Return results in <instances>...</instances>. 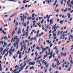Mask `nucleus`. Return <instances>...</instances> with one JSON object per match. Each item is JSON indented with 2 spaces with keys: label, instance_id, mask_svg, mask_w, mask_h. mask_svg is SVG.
<instances>
[{
  "label": "nucleus",
  "instance_id": "f257e3e1",
  "mask_svg": "<svg viewBox=\"0 0 73 73\" xmlns=\"http://www.w3.org/2000/svg\"><path fill=\"white\" fill-rule=\"evenodd\" d=\"M19 40H20V38H18L16 40V42H15V43L13 44V46H14V47H15L16 45H17L18 44H19Z\"/></svg>",
  "mask_w": 73,
  "mask_h": 73
},
{
  "label": "nucleus",
  "instance_id": "f03ea898",
  "mask_svg": "<svg viewBox=\"0 0 73 73\" xmlns=\"http://www.w3.org/2000/svg\"><path fill=\"white\" fill-rule=\"evenodd\" d=\"M56 24H55L54 26V30L52 31V33H54V32H56V29H57V28L56 27Z\"/></svg>",
  "mask_w": 73,
  "mask_h": 73
},
{
  "label": "nucleus",
  "instance_id": "7ed1b4c3",
  "mask_svg": "<svg viewBox=\"0 0 73 73\" xmlns=\"http://www.w3.org/2000/svg\"><path fill=\"white\" fill-rule=\"evenodd\" d=\"M26 64H27L26 63H25L24 64V65L22 66L21 67V68L20 69H21L22 70H23V69L24 68V67H25V66H26Z\"/></svg>",
  "mask_w": 73,
  "mask_h": 73
},
{
  "label": "nucleus",
  "instance_id": "20e7f679",
  "mask_svg": "<svg viewBox=\"0 0 73 73\" xmlns=\"http://www.w3.org/2000/svg\"><path fill=\"white\" fill-rule=\"evenodd\" d=\"M17 37H18V36H14V39L13 41V42H14V41H15V40H17Z\"/></svg>",
  "mask_w": 73,
  "mask_h": 73
},
{
  "label": "nucleus",
  "instance_id": "39448f33",
  "mask_svg": "<svg viewBox=\"0 0 73 73\" xmlns=\"http://www.w3.org/2000/svg\"><path fill=\"white\" fill-rule=\"evenodd\" d=\"M20 29H21L20 27H19L17 32V34H19V33H20V34L21 33V31H20Z\"/></svg>",
  "mask_w": 73,
  "mask_h": 73
},
{
  "label": "nucleus",
  "instance_id": "423d86ee",
  "mask_svg": "<svg viewBox=\"0 0 73 73\" xmlns=\"http://www.w3.org/2000/svg\"><path fill=\"white\" fill-rule=\"evenodd\" d=\"M67 15L68 16V19H70V13H68Z\"/></svg>",
  "mask_w": 73,
  "mask_h": 73
},
{
  "label": "nucleus",
  "instance_id": "0eeeda50",
  "mask_svg": "<svg viewBox=\"0 0 73 73\" xmlns=\"http://www.w3.org/2000/svg\"><path fill=\"white\" fill-rule=\"evenodd\" d=\"M15 30H13L12 33V36H13L14 34H15Z\"/></svg>",
  "mask_w": 73,
  "mask_h": 73
},
{
  "label": "nucleus",
  "instance_id": "6e6552de",
  "mask_svg": "<svg viewBox=\"0 0 73 73\" xmlns=\"http://www.w3.org/2000/svg\"><path fill=\"white\" fill-rule=\"evenodd\" d=\"M9 56H11V55L12 54V52L11 50L9 51Z\"/></svg>",
  "mask_w": 73,
  "mask_h": 73
},
{
  "label": "nucleus",
  "instance_id": "1a4fd4ad",
  "mask_svg": "<svg viewBox=\"0 0 73 73\" xmlns=\"http://www.w3.org/2000/svg\"><path fill=\"white\" fill-rule=\"evenodd\" d=\"M3 38L4 40H7L8 39V38L6 36L5 37L4 36H3Z\"/></svg>",
  "mask_w": 73,
  "mask_h": 73
},
{
  "label": "nucleus",
  "instance_id": "9d476101",
  "mask_svg": "<svg viewBox=\"0 0 73 73\" xmlns=\"http://www.w3.org/2000/svg\"><path fill=\"white\" fill-rule=\"evenodd\" d=\"M66 11H68V8L65 9L63 11V12H65Z\"/></svg>",
  "mask_w": 73,
  "mask_h": 73
},
{
  "label": "nucleus",
  "instance_id": "9b49d317",
  "mask_svg": "<svg viewBox=\"0 0 73 73\" xmlns=\"http://www.w3.org/2000/svg\"><path fill=\"white\" fill-rule=\"evenodd\" d=\"M31 64V65H34L35 64V62H32Z\"/></svg>",
  "mask_w": 73,
  "mask_h": 73
},
{
  "label": "nucleus",
  "instance_id": "f8f14e48",
  "mask_svg": "<svg viewBox=\"0 0 73 73\" xmlns=\"http://www.w3.org/2000/svg\"><path fill=\"white\" fill-rule=\"evenodd\" d=\"M18 25V22H16L15 23V27H17Z\"/></svg>",
  "mask_w": 73,
  "mask_h": 73
},
{
  "label": "nucleus",
  "instance_id": "ddd939ff",
  "mask_svg": "<svg viewBox=\"0 0 73 73\" xmlns=\"http://www.w3.org/2000/svg\"><path fill=\"white\" fill-rule=\"evenodd\" d=\"M60 64V62H59V61H58V62H57V65H59Z\"/></svg>",
  "mask_w": 73,
  "mask_h": 73
},
{
  "label": "nucleus",
  "instance_id": "4468645a",
  "mask_svg": "<svg viewBox=\"0 0 73 73\" xmlns=\"http://www.w3.org/2000/svg\"><path fill=\"white\" fill-rule=\"evenodd\" d=\"M59 23H60V24H63V21H62L61 20L60 22Z\"/></svg>",
  "mask_w": 73,
  "mask_h": 73
},
{
  "label": "nucleus",
  "instance_id": "2eb2a0df",
  "mask_svg": "<svg viewBox=\"0 0 73 73\" xmlns=\"http://www.w3.org/2000/svg\"><path fill=\"white\" fill-rule=\"evenodd\" d=\"M36 49H38V50H40V47L38 46H37L36 47Z\"/></svg>",
  "mask_w": 73,
  "mask_h": 73
},
{
  "label": "nucleus",
  "instance_id": "dca6fc26",
  "mask_svg": "<svg viewBox=\"0 0 73 73\" xmlns=\"http://www.w3.org/2000/svg\"><path fill=\"white\" fill-rule=\"evenodd\" d=\"M0 49L1 50H0V51H1H1H3V48L2 47H1Z\"/></svg>",
  "mask_w": 73,
  "mask_h": 73
},
{
  "label": "nucleus",
  "instance_id": "f3484780",
  "mask_svg": "<svg viewBox=\"0 0 73 73\" xmlns=\"http://www.w3.org/2000/svg\"><path fill=\"white\" fill-rule=\"evenodd\" d=\"M11 43H10V44H9L8 45V46H7L6 47V48H8V47H9V46H11Z\"/></svg>",
  "mask_w": 73,
  "mask_h": 73
},
{
  "label": "nucleus",
  "instance_id": "a211bd4d",
  "mask_svg": "<svg viewBox=\"0 0 73 73\" xmlns=\"http://www.w3.org/2000/svg\"><path fill=\"white\" fill-rule=\"evenodd\" d=\"M8 52H7V53H6L4 57V58H5V56H6H6H8Z\"/></svg>",
  "mask_w": 73,
  "mask_h": 73
},
{
  "label": "nucleus",
  "instance_id": "6ab92c4d",
  "mask_svg": "<svg viewBox=\"0 0 73 73\" xmlns=\"http://www.w3.org/2000/svg\"><path fill=\"white\" fill-rule=\"evenodd\" d=\"M47 56H48V55H45L44 56V57L43 58V59H45V58H46V57H47Z\"/></svg>",
  "mask_w": 73,
  "mask_h": 73
},
{
  "label": "nucleus",
  "instance_id": "aec40b11",
  "mask_svg": "<svg viewBox=\"0 0 73 73\" xmlns=\"http://www.w3.org/2000/svg\"><path fill=\"white\" fill-rule=\"evenodd\" d=\"M31 51V48H29L28 49V52L27 53H29V52Z\"/></svg>",
  "mask_w": 73,
  "mask_h": 73
},
{
  "label": "nucleus",
  "instance_id": "412c9836",
  "mask_svg": "<svg viewBox=\"0 0 73 73\" xmlns=\"http://www.w3.org/2000/svg\"><path fill=\"white\" fill-rule=\"evenodd\" d=\"M31 61V59H29V60H28V61H27L26 62L27 63H28V62H30V61Z\"/></svg>",
  "mask_w": 73,
  "mask_h": 73
},
{
  "label": "nucleus",
  "instance_id": "4be33fe9",
  "mask_svg": "<svg viewBox=\"0 0 73 73\" xmlns=\"http://www.w3.org/2000/svg\"><path fill=\"white\" fill-rule=\"evenodd\" d=\"M4 45L5 46H7V43H6L5 42H4Z\"/></svg>",
  "mask_w": 73,
  "mask_h": 73
},
{
  "label": "nucleus",
  "instance_id": "5701e85b",
  "mask_svg": "<svg viewBox=\"0 0 73 73\" xmlns=\"http://www.w3.org/2000/svg\"><path fill=\"white\" fill-rule=\"evenodd\" d=\"M67 4L68 5V7L70 6V3H69V2H67Z\"/></svg>",
  "mask_w": 73,
  "mask_h": 73
},
{
  "label": "nucleus",
  "instance_id": "b1692460",
  "mask_svg": "<svg viewBox=\"0 0 73 73\" xmlns=\"http://www.w3.org/2000/svg\"><path fill=\"white\" fill-rule=\"evenodd\" d=\"M23 46H21V51H22L23 50Z\"/></svg>",
  "mask_w": 73,
  "mask_h": 73
},
{
  "label": "nucleus",
  "instance_id": "393cba45",
  "mask_svg": "<svg viewBox=\"0 0 73 73\" xmlns=\"http://www.w3.org/2000/svg\"><path fill=\"white\" fill-rule=\"evenodd\" d=\"M2 32L4 35H5V34H6V33H5V32H4V30H2Z\"/></svg>",
  "mask_w": 73,
  "mask_h": 73
},
{
  "label": "nucleus",
  "instance_id": "a878e982",
  "mask_svg": "<svg viewBox=\"0 0 73 73\" xmlns=\"http://www.w3.org/2000/svg\"><path fill=\"white\" fill-rule=\"evenodd\" d=\"M16 15V13H15L14 15H13L11 16L10 17H13L14 16H15Z\"/></svg>",
  "mask_w": 73,
  "mask_h": 73
},
{
  "label": "nucleus",
  "instance_id": "bb28decb",
  "mask_svg": "<svg viewBox=\"0 0 73 73\" xmlns=\"http://www.w3.org/2000/svg\"><path fill=\"white\" fill-rule=\"evenodd\" d=\"M6 51V49H5L3 51V54H5V52Z\"/></svg>",
  "mask_w": 73,
  "mask_h": 73
},
{
  "label": "nucleus",
  "instance_id": "cd10ccee",
  "mask_svg": "<svg viewBox=\"0 0 73 73\" xmlns=\"http://www.w3.org/2000/svg\"><path fill=\"white\" fill-rule=\"evenodd\" d=\"M35 14L33 13L32 15V17H34L35 16Z\"/></svg>",
  "mask_w": 73,
  "mask_h": 73
},
{
  "label": "nucleus",
  "instance_id": "c85d7f7f",
  "mask_svg": "<svg viewBox=\"0 0 73 73\" xmlns=\"http://www.w3.org/2000/svg\"><path fill=\"white\" fill-rule=\"evenodd\" d=\"M50 55V56H53V51L51 52Z\"/></svg>",
  "mask_w": 73,
  "mask_h": 73
},
{
  "label": "nucleus",
  "instance_id": "c756f323",
  "mask_svg": "<svg viewBox=\"0 0 73 73\" xmlns=\"http://www.w3.org/2000/svg\"><path fill=\"white\" fill-rule=\"evenodd\" d=\"M53 37H55L56 36V34H55L54 33H53Z\"/></svg>",
  "mask_w": 73,
  "mask_h": 73
},
{
  "label": "nucleus",
  "instance_id": "7c9ffc66",
  "mask_svg": "<svg viewBox=\"0 0 73 73\" xmlns=\"http://www.w3.org/2000/svg\"><path fill=\"white\" fill-rule=\"evenodd\" d=\"M52 46H53V44H52V43H51L50 44V47H51Z\"/></svg>",
  "mask_w": 73,
  "mask_h": 73
},
{
  "label": "nucleus",
  "instance_id": "2f4dec72",
  "mask_svg": "<svg viewBox=\"0 0 73 73\" xmlns=\"http://www.w3.org/2000/svg\"><path fill=\"white\" fill-rule=\"evenodd\" d=\"M34 67L33 66L31 67L30 68V69L31 70V69H34Z\"/></svg>",
  "mask_w": 73,
  "mask_h": 73
},
{
  "label": "nucleus",
  "instance_id": "473e14b6",
  "mask_svg": "<svg viewBox=\"0 0 73 73\" xmlns=\"http://www.w3.org/2000/svg\"><path fill=\"white\" fill-rule=\"evenodd\" d=\"M14 39V38H13L11 40V42H13V40Z\"/></svg>",
  "mask_w": 73,
  "mask_h": 73
},
{
  "label": "nucleus",
  "instance_id": "72a5a7b5",
  "mask_svg": "<svg viewBox=\"0 0 73 73\" xmlns=\"http://www.w3.org/2000/svg\"><path fill=\"white\" fill-rule=\"evenodd\" d=\"M70 37H71V38H72V39L73 38V36H72V35H70Z\"/></svg>",
  "mask_w": 73,
  "mask_h": 73
},
{
  "label": "nucleus",
  "instance_id": "f704fd0d",
  "mask_svg": "<svg viewBox=\"0 0 73 73\" xmlns=\"http://www.w3.org/2000/svg\"><path fill=\"white\" fill-rule=\"evenodd\" d=\"M21 21H23V22H24V19L22 18V19H21Z\"/></svg>",
  "mask_w": 73,
  "mask_h": 73
},
{
  "label": "nucleus",
  "instance_id": "c9c22d12",
  "mask_svg": "<svg viewBox=\"0 0 73 73\" xmlns=\"http://www.w3.org/2000/svg\"><path fill=\"white\" fill-rule=\"evenodd\" d=\"M1 44H4V42L3 41H1Z\"/></svg>",
  "mask_w": 73,
  "mask_h": 73
},
{
  "label": "nucleus",
  "instance_id": "e433bc0d",
  "mask_svg": "<svg viewBox=\"0 0 73 73\" xmlns=\"http://www.w3.org/2000/svg\"><path fill=\"white\" fill-rule=\"evenodd\" d=\"M40 49H42V50H43L44 48L42 47V46L41 45L40 47Z\"/></svg>",
  "mask_w": 73,
  "mask_h": 73
},
{
  "label": "nucleus",
  "instance_id": "4c0bfd02",
  "mask_svg": "<svg viewBox=\"0 0 73 73\" xmlns=\"http://www.w3.org/2000/svg\"><path fill=\"white\" fill-rule=\"evenodd\" d=\"M52 57H53V55H51L49 56V58H50H50H51Z\"/></svg>",
  "mask_w": 73,
  "mask_h": 73
},
{
  "label": "nucleus",
  "instance_id": "58836bf2",
  "mask_svg": "<svg viewBox=\"0 0 73 73\" xmlns=\"http://www.w3.org/2000/svg\"><path fill=\"white\" fill-rule=\"evenodd\" d=\"M27 25H29V21H28L27 22Z\"/></svg>",
  "mask_w": 73,
  "mask_h": 73
},
{
  "label": "nucleus",
  "instance_id": "ea45409f",
  "mask_svg": "<svg viewBox=\"0 0 73 73\" xmlns=\"http://www.w3.org/2000/svg\"><path fill=\"white\" fill-rule=\"evenodd\" d=\"M40 58H41V55H40L39 57H38V58H37V59H38V60H39V59H40Z\"/></svg>",
  "mask_w": 73,
  "mask_h": 73
},
{
  "label": "nucleus",
  "instance_id": "a19ab883",
  "mask_svg": "<svg viewBox=\"0 0 73 73\" xmlns=\"http://www.w3.org/2000/svg\"><path fill=\"white\" fill-rule=\"evenodd\" d=\"M26 25H27L26 23H24V26H25V27H26Z\"/></svg>",
  "mask_w": 73,
  "mask_h": 73
},
{
  "label": "nucleus",
  "instance_id": "79ce46f5",
  "mask_svg": "<svg viewBox=\"0 0 73 73\" xmlns=\"http://www.w3.org/2000/svg\"><path fill=\"white\" fill-rule=\"evenodd\" d=\"M52 67L53 68L54 67V63L52 64Z\"/></svg>",
  "mask_w": 73,
  "mask_h": 73
},
{
  "label": "nucleus",
  "instance_id": "37998d69",
  "mask_svg": "<svg viewBox=\"0 0 73 73\" xmlns=\"http://www.w3.org/2000/svg\"><path fill=\"white\" fill-rule=\"evenodd\" d=\"M3 31V30H2V27L0 28V31H2V32Z\"/></svg>",
  "mask_w": 73,
  "mask_h": 73
},
{
  "label": "nucleus",
  "instance_id": "c03bdc74",
  "mask_svg": "<svg viewBox=\"0 0 73 73\" xmlns=\"http://www.w3.org/2000/svg\"><path fill=\"white\" fill-rule=\"evenodd\" d=\"M25 35H26V37H28V33H26L25 34Z\"/></svg>",
  "mask_w": 73,
  "mask_h": 73
},
{
  "label": "nucleus",
  "instance_id": "a18cd8bd",
  "mask_svg": "<svg viewBox=\"0 0 73 73\" xmlns=\"http://www.w3.org/2000/svg\"><path fill=\"white\" fill-rule=\"evenodd\" d=\"M44 19H42V21H41V24H42L44 22Z\"/></svg>",
  "mask_w": 73,
  "mask_h": 73
},
{
  "label": "nucleus",
  "instance_id": "49530a36",
  "mask_svg": "<svg viewBox=\"0 0 73 73\" xmlns=\"http://www.w3.org/2000/svg\"><path fill=\"white\" fill-rule=\"evenodd\" d=\"M27 58V56H25V58H24V59H23V60L24 61L26 59V58Z\"/></svg>",
  "mask_w": 73,
  "mask_h": 73
},
{
  "label": "nucleus",
  "instance_id": "de8ad7c7",
  "mask_svg": "<svg viewBox=\"0 0 73 73\" xmlns=\"http://www.w3.org/2000/svg\"><path fill=\"white\" fill-rule=\"evenodd\" d=\"M21 58V55H19V59H20Z\"/></svg>",
  "mask_w": 73,
  "mask_h": 73
},
{
  "label": "nucleus",
  "instance_id": "09e8293b",
  "mask_svg": "<svg viewBox=\"0 0 73 73\" xmlns=\"http://www.w3.org/2000/svg\"><path fill=\"white\" fill-rule=\"evenodd\" d=\"M48 66H49V64H47L46 65V68H47L48 67Z\"/></svg>",
  "mask_w": 73,
  "mask_h": 73
},
{
  "label": "nucleus",
  "instance_id": "8fccbe9b",
  "mask_svg": "<svg viewBox=\"0 0 73 73\" xmlns=\"http://www.w3.org/2000/svg\"><path fill=\"white\" fill-rule=\"evenodd\" d=\"M13 58L14 59H16V56H13Z\"/></svg>",
  "mask_w": 73,
  "mask_h": 73
},
{
  "label": "nucleus",
  "instance_id": "3c124183",
  "mask_svg": "<svg viewBox=\"0 0 73 73\" xmlns=\"http://www.w3.org/2000/svg\"><path fill=\"white\" fill-rule=\"evenodd\" d=\"M47 64V62H44V64L45 65H46V64Z\"/></svg>",
  "mask_w": 73,
  "mask_h": 73
},
{
  "label": "nucleus",
  "instance_id": "603ef678",
  "mask_svg": "<svg viewBox=\"0 0 73 73\" xmlns=\"http://www.w3.org/2000/svg\"><path fill=\"white\" fill-rule=\"evenodd\" d=\"M70 4H72V5H73V1H72L71 2H70Z\"/></svg>",
  "mask_w": 73,
  "mask_h": 73
},
{
  "label": "nucleus",
  "instance_id": "864d4df0",
  "mask_svg": "<svg viewBox=\"0 0 73 73\" xmlns=\"http://www.w3.org/2000/svg\"><path fill=\"white\" fill-rule=\"evenodd\" d=\"M25 41L26 42V43H28V40H26Z\"/></svg>",
  "mask_w": 73,
  "mask_h": 73
},
{
  "label": "nucleus",
  "instance_id": "5fc2aeb1",
  "mask_svg": "<svg viewBox=\"0 0 73 73\" xmlns=\"http://www.w3.org/2000/svg\"><path fill=\"white\" fill-rule=\"evenodd\" d=\"M61 69V67H60L59 68V70H60Z\"/></svg>",
  "mask_w": 73,
  "mask_h": 73
},
{
  "label": "nucleus",
  "instance_id": "6e6d98bb",
  "mask_svg": "<svg viewBox=\"0 0 73 73\" xmlns=\"http://www.w3.org/2000/svg\"><path fill=\"white\" fill-rule=\"evenodd\" d=\"M12 49H13V46H12L10 48V50L11 51L12 50Z\"/></svg>",
  "mask_w": 73,
  "mask_h": 73
},
{
  "label": "nucleus",
  "instance_id": "4d7b16f0",
  "mask_svg": "<svg viewBox=\"0 0 73 73\" xmlns=\"http://www.w3.org/2000/svg\"><path fill=\"white\" fill-rule=\"evenodd\" d=\"M58 58H59V59H60L61 58V57H60V55H59L58 57Z\"/></svg>",
  "mask_w": 73,
  "mask_h": 73
},
{
  "label": "nucleus",
  "instance_id": "13d9d810",
  "mask_svg": "<svg viewBox=\"0 0 73 73\" xmlns=\"http://www.w3.org/2000/svg\"><path fill=\"white\" fill-rule=\"evenodd\" d=\"M18 66L17 65H16L14 67V68L15 69H16V68Z\"/></svg>",
  "mask_w": 73,
  "mask_h": 73
},
{
  "label": "nucleus",
  "instance_id": "bf43d9fd",
  "mask_svg": "<svg viewBox=\"0 0 73 73\" xmlns=\"http://www.w3.org/2000/svg\"><path fill=\"white\" fill-rule=\"evenodd\" d=\"M52 21H53V19H51L50 20V22H52Z\"/></svg>",
  "mask_w": 73,
  "mask_h": 73
},
{
  "label": "nucleus",
  "instance_id": "052dcab7",
  "mask_svg": "<svg viewBox=\"0 0 73 73\" xmlns=\"http://www.w3.org/2000/svg\"><path fill=\"white\" fill-rule=\"evenodd\" d=\"M22 44H23V43L22 42H21V46H23V45Z\"/></svg>",
  "mask_w": 73,
  "mask_h": 73
},
{
  "label": "nucleus",
  "instance_id": "680f3d73",
  "mask_svg": "<svg viewBox=\"0 0 73 73\" xmlns=\"http://www.w3.org/2000/svg\"><path fill=\"white\" fill-rule=\"evenodd\" d=\"M24 50H25L26 49V47H25V46H24Z\"/></svg>",
  "mask_w": 73,
  "mask_h": 73
},
{
  "label": "nucleus",
  "instance_id": "e2e57ef3",
  "mask_svg": "<svg viewBox=\"0 0 73 73\" xmlns=\"http://www.w3.org/2000/svg\"><path fill=\"white\" fill-rule=\"evenodd\" d=\"M70 69H71V68H69L68 69V71H70Z\"/></svg>",
  "mask_w": 73,
  "mask_h": 73
},
{
  "label": "nucleus",
  "instance_id": "0e129e2a",
  "mask_svg": "<svg viewBox=\"0 0 73 73\" xmlns=\"http://www.w3.org/2000/svg\"><path fill=\"white\" fill-rule=\"evenodd\" d=\"M19 53H20V51L18 50L17 53V54H19Z\"/></svg>",
  "mask_w": 73,
  "mask_h": 73
},
{
  "label": "nucleus",
  "instance_id": "69168bd1",
  "mask_svg": "<svg viewBox=\"0 0 73 73\" xmlns=\"http://www.w3.org/2000/svg\"><path fill=\"white\" fill-rule=\"evenodd\" d=\"M35 19V18L34 17L33 18H32V20H34Z\"/></svg>",
  "mask_w": 73,
  "mask_h": 73
},
{
  "label": "nucleus",
  "instance_id": "338daca9",
  "mask_svg": "<svg viewBox=\"0 0 73 73\" xmlns=\"http://www.w3.org/2000/svg\"><path fill=\"white\" fill-rule=\"evenodd\" d=\"M46 55H48V52H47V51H46Z\"/></svg>",
  "mask_w": 73,
  "mask_h": 73
},
{
  "label": "nucleus",
  "instance_id": "774afa93",
  "mask_svg": "<svg viewBox=\"0 0 73 73\" xmlns=\"http://www.w3.org/2000/svg\"><path fill=\"white\" fill-rule=\"evenodd\" d=\"M58 53V50H57L56 51V54H57Z\"/></svg>",
  "mask_w": 73,
  "mask_h": 73
}]
</instances>
